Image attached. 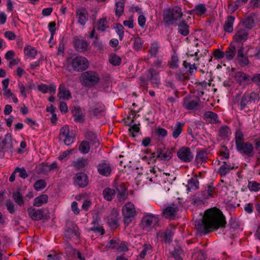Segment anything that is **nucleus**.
<instances>
[{"label": "nucleus", "mask_w": 260, "mask_h": 260, "mask_svg": "<svg viewBox=\"0 0 260 260\" xmlns=\"http://www.w3.org/2000/svg\"><path fill=\"white\" fill-rule=\"evenodd\" d=\"M226 223L225 217L222 212L219 209L214 207L207 210L201 220L196 222V225L199 230L206 234L225 228Z\"/></svg>", "instance_id": "nucleus-1"}, {"label": "nucleus", "mask_w": 260, "mask_h": 260, "mask_svg": "<svg viewBox=\"0 0 260 260\" xmlns=\"http://www.w3.org/2000/svg\"><path fill=\"white\" fill-rule=\"evenodd\" d=\"M89 62L86 58L82 56L70 57L66 60L64 68L69 72H82L89 67Z\"/></svg>", "instance_id": "nucleus-2"}, {"label": "nucleus", "mask_w": 260, "mask_h": 260, "mask_svg": "<svg viewBox=\"0 0 260 260\" xmlns=\"http://www.w3.org/2000/svg\"><path fill=\"white\" fill-rule=\"evenodd\" d=\"M159 74V72L153 68L148 69L147 73L140 78L141 85L147 88V82L149 81L153 87H158L160 84Z\"/></svg>", "instance_id": "nucleus-3"}, {"label": "nucleus", "mask_w": 260, "mask_h": 260, "mask_svg": "<svg viewBox=\"0 0 260 260\" xmlns=\"http://www.w3.org/2000/svg\"><path fill=\"white\" fill-rule=\"evenodd\" d=\"M183 16L181 9L180 7H175L172 9H168L164 10L163 19L165 25L169 26L175 24V23L179 20Z\"/></svg>", "instance_id": "nucleus-4"}, {"label": "nucleus", "mask_w": 260, "mask_h": 260, "mask_svg": "<svg viewBox=\"0 0 260 260\" xmlns=\"http://www.w3.org/2000/svg\"><path fill=\"white\" fill-rule=\"evenodd\" d=\"M259 99V94L254 92H245L242 96L240 94H237L234 100V104H238L240 107V110H243L246 107L254 103L255 100Z\"/></svg>", "instance_id": "nucleus-5"}, {"label": "nucleus", "mask_w": 260, "mask_h": 260, "mask_svg": "<svg viewBox=\"0 0 260 260\" xmlns=\"http://www.w3.org/2000/svg\"><path fill=\"white\" fill-rule=\"evenodd\" d=\"M79 79L83 86L91 87L99 83L100 78L97 72L93 71H88L83 72Z\"/></svg>", "instance_id": "nucleus-6"}, {"label": "nucleus", "mask_w": 260, "mask_h": 260, "mask_svg": "<svg viewBox=\"0 0 260 260\" xmlns=\"http://www.w3.org/2000/svg\"><path fill=\"white\" fill-rule=\"evenodd\" d=\"M201 104V100L198 96L187 95L183 100V107L188 110H197Z\"/></svg>", "instance_id": "nucleus-7"}, {"label": "nucleus", "mask_w": 260, "mask_h": 260, "mask_svg": "<svg viewBox=\"0 0 260 260\" xmlns=\"http://www.w3.org/2000/svg\"><path fill=\"white\" fill-rule=\"evenodd\" d=\"M239 151L245 158H250L254 156V147L252 144L247 142L238 144L236 146Z\"/></svg>", "instance_id": "nucleus-8"}, {"label": "nucleus", "mask_w": 260, "mask_h": 260, "mask_svg": "<svg viewBox=\"0 0 260 260\" xmlns=\"http://www.w3.org/2000/svg\"><path fill=\"white\" fill-rule=\"evenodd\" d=\"M124 216V223L127 226L133 220L136 215V211L134 205L128 203L126 204L122 209Z\"/></svg>", "instance_id": "nucleus-9"}, {"label": "nucleus", "mask_w": 260, "mask_h": 260, "mask_svg": "<svg viewBox=\"0 0 260 260\" xmlns=\"http://www.w3.org/2000/svg\"><path fill=\"white\" fill-rule=\"evenodd\" d=\"M66 238L70 240L80 238L79 230L77 225L74 223H70L67 225L64 232Z\"/></svg>", "instance_id": "nucleus-10"}, {"label": "nucleus", "mask_w": 260, "mask_h": 260, "mask_svg": "<svg viewBox=\"0 0 260 260\" xmlns=\"http://www.w3.org/2000/svg\"><path fill=\"white\" fill-rule=\"evenodd\" d=\"M159 221L158 216L152 214H148L143 218L142 222L144 228H154L158 226Z\"/></svg>", "instance_id": "nucleus-11"}, {"label": "nucleus", "mask_w": 260, "mask_h": 260, "mask_svg": "<svg viewBox=\"0 0 260 260\" xmlns=\"http://www.w3.org/2000/svg\"><path fill=\"white\" fill-rule=\"evenodd\" d=\"M236 33L233 37L236 43L244 42L247 39L248 32L242 25H238L236 29Z\"/></svg>", "instance_id": "nucleus-12"}, {"label": "nucleus", "mask_w": 260, "mask_h": 260, "mask_svg": "<svg viewBox=\"0 0 260 260\" xmlns=\"http://www.w3.org/2000/svg\"><path fill=\"white\" fill-rule=\"evenodd\" d=\"M178 157L183 162H188L192 160L193 155L190 149L187 147H182L177 152Z\"/></svg>", "instance_id": "nucleus-13"}, {"label": "nucleus", "mask_w": 260, "mask_h": 260, "mask_svg": "<svg viewBox=\"0 0 260 260\" xmlns=\"http://www.w3.org/2000/svg\"><path fill=\"white\" fill-rule=\"evenodd\" d=\"M74 184L80 187H84L88 184V178L84 172H80L73 177Z\"/></svg>", "instance_id": "nucleus-14"}, {"label": "nucleus", "mask_w": 260, "mask_h": 260, "mask_svg": "<svg viewBox=\"0 0 260 260\" xmlns=\"http://www.w3.org/2000/svg\"><path fill=\"white\" fill-rule=\"evenodd\" d=\"M173 156L171 150L162 146L159 147L156 149V158L162 160H169Z\"/></svg>", "instance_id": "nucleus-15"}, {"label": "nucleus", "mask_w": 260, "mask_h": 260, "mask_svg": "<svg viewBox=\"0 0 260 260\" xmlns=\"http://www.w3.org/2000/svg\"><path fill=\"white\" fill-rule=\"evenodd\" d=\"M1 147L4 149L5 151L11 153L14 151L11 134L8 133L5 135L4 139L2 141Z\"/></svg>", "instance_id": "nucleus-16"}, {"label": "nucleus", "mask_w": 260, "mask_h": 260, "mask_svg": "<svg viewBox=\"0 0 260 260\" xmlns=\"http://www.w3.org/2000/svg\"><path fill=\"white\" fill-rule=\"evenodd\" d=\"M116 191L117 192V198L119 201L125 200L127 197V188L123 183H116L115 185Z\"/></svg>", "instance_id": "nucleus-17"}, {"label": "nucleus", "mask_w": 260, "mask_h": 260, "mask_svg": "<svg viewBox=\"0 0 260 260\" xmlns=\"http://www.w3.org/2000/svg\"><path fill=\"white\" fill-rule=\"evenodd\" d=\"M100 218L98 214H95L93 216L91 224L92 226L89 229V231H92L94 233H99L101 235L105 234L104 229L100 225Z\"/></svg>", "instance_id": "nucleus-18"}, {"label": "nucleus", "mask_w": 260, "mask_h": 260, "mask_svg": "<svg viewBox=\"0 0 260 260\" xmlns=\"http://www.w3.org/2000/svg\"><path fill=\"white\" fill-rule=\"evenodd\" d=\"M76 16L78 19L77 22L84 26L88 20V13L86 9L82 8L78 9L76 11Z\"/></svg>", "instance_id": "nucleus-19"}, {"label": "nucleus", "mask_w": 260, "mask_h": 260, "mask_svg": "<svg viewBox=\"0 0 260 260\" xmlns=\"http://www.w3.org/2000/svg\"><path fill=\"white\" fill-rule=\"evenodd\" d=\"M235 79L240 85L250 84L251 77L243 72H237L235 74Z\"/></svg>", "instance_id": "nucleus-20"}, {"label": "nucleus", "mask_w": 260, "mask_h": 260, "mask_svg": "<svg viewBox=\"0 0 260 260\" xmlns=\"http://www.w3.org/2000/svg\"><path fill=\"white\" fill-rule=\"evenodd\" d=\"M29 216L35 221L40 220L44 218V210L42 209H36L32 207L27 209Z\"/></svg>", "instance_id": "nucleus-21"}, {"label": "nucleus", "mask_w": 260, "mask_h": 260, "mask_svg": "<svg viewBox=\"0 0 260 260\" xmlns=\"http://www.w3.org/2000/svg\"><path fill=\"white\" fill-rule=\"evenodd\" d=\"M98 171L99 174L101 175L108 177L111 173V168L110 165L107 163L105 160H104L102 163L98 165L97 166Z\"/></svg>", "instance_id": "nucleus-22"}, {"label": "nucleus", "mask_w": 260, "mask_h": 260, "mask_svg": "<svg viewBox=\"0 0 260 260\" xmlns=\"http://www.w3.org/2000/svg\"><path fill=\"white\" fill-rule=\"evenodd\" d=\"M74 45L76 51L80 52H84L87 50L89 44L85 40L75 39Z\"/></svg>", "instance_id": "nucleus-23"}, {"label": "nucleus", "mask_w": 260, "mask_h": 260, "mask_svg": "<svg viewBox=\"0 0 260 260\" xmlns=\"http://www.w3.org/2000/svg\"><path fill=\"white\" fill-rule=\"evenodd\" d=\"M237 168V166L235 167L234 165L232 166L226 162L223 161V164L218 169L217 173L220 174L221 177H224L232 170L236 169Z\"/></svg>", "instance_id": "nucleus-24"}, {"label": "nucleus", "mask_w": 260, "mask_h": 260, "mask_svg": "<svg viewBox=\"0 0 260 260\" xmlns=\"http://www.w3.org/2000/svg\"><path fill=\"white\" fill-rule=\"evenodd\" d=\"M72 113L76 122L83 123L84 122L85 116L79 106L75 107L72 110Z\"/></svg>", "instance_id": "nucleus-25"}, {"label": "nucleus", "mask_w": 260, "mask_h": 260, "mask_svg": "<svg viewBox=\"0 0 260 260\" xmlns=\"http://www.w3.org/2000/svg\"><path fill=\"white\" fill-rule=\"evenodd\" d=\"M178 211V208L177 207L169 206L162 210V215L166 218H172L175 216Z\"/></svg>", "instance_id": "nucleus-26"}, {"label": "nucleus", "mask_w": 260, "mask_h": 260, "mask_svg": "<svg viewBox=\"0 0 260 260\" xmlns=\"http://www.w3.org/2000/svg\"><path fill=\"white\" fill-rule=\"evenodd\" d=\"M85 138L88 140L90 144L94 147H97L100 145V141L95 133L91 131H87L85 134Z\"/></svg>", "instance_id": "nucleus-27"}, {"label": "nucleus", "mask_w": 260, "mask_h": 260, "mask_svg": "<svg viewBox=\"0 0 260 260\" xmlns=\"http://www.w3.org/2000/svg\"><path fill=\"white\" fill-rule=\"evenodd\" d=\"M208 153L206 149H201L198 151L196 156L197 164L206 162L208 158Z\"/></svg>", "instance_id": "nucleus-28"}, {"label": "nucleus", "mask_w": 260, "mask_h": 260, "mask_svg": "<svg viewBox=\"0 0 260 260\" xmlns=\"http://www.w3.org/2000/svg\"><path fill=\"white\" fill-rule=\"evenodd\" d=\"M185 123L177 121L172 128V137L174 139H177L183 132V128Z\"/></svg>", "instance_id": "nucleus-29"}, {"label": "nucleus", "mask_w": 260, "mask_h": 260, "mask_svg": "<svg viewBox=\"0 0 260 260\" xmlns=\"http://www.w3.org/2000/svg\"><path fill=\"white\" fill-rule=\"evenodd\" d=\"M91 111L95 116H103L106 113L105 106L102 103H97L92 108Z\"/></svg>", "instance_id": "nucleus-30"}, {"label": "nucleus", "mask_w": 260, "mask_h": 260, "mask_svg": "<svg viewBox=\"0 0 260 260\" xmlns=\"http://www.w3.org/2000/svg\"><path fill=\"white\" fill-rule=\"evenodd\" d=\"M176 25L178 26V32L181 35L186 36L189 34V25L187 24L185 20H182L179 24H175V26Z\"/></svg>", "instance_id": "nucleus-31"}, {"label": "nucleus", "mask_w": 260, "mask_h": 260, "mask_svg": "<svg viewBox=\"0 0 260 260\" xmlns=\"http://www.w3.org/2000/svg\"><path fill=\"white\" fill-rule=\"evenodd\" d=\"M187 190L190 191L191 190H196L199 188V182L196 175L191 177L188 181V184L186 186Z\"/></svg>", "instance_id": "nucleus-32"}, {"label": "nucleus", "mask_w": 260, "mask_h": 260, "mask_svg": "<svg viewBox=\"0 0 260 260\" xmlns=\"http://www.w3.org/2000/svg\"><path fill=\"white\" fill-rule=\"evenodd\" d=\"M236 47H237L234 45L232 43H231L230 47L227 48V50L225 52H224V56H225L227 60H231L234 58L237 51L236 48Z\"/></svg>", "instance_id": "nucleus-33"}, {"label": "nucleus", "mask_w": 260, "mask_h": 260, "mask_svg": "<svg viewBox=\"0 0 260 260\" xmlns=\"http://www.w3.org/2000/svg\"><path fill=\"white\" fill-rule=\"evenodd\" d=\"M116 191L109 187L105 188L103 191L104 198L108 201H112L115 197Z\"/></svg>", "instance_id": "nucleus-34"}, {"label": "nucleus", "mask_w": 260, "mask_h": 260, "mask_svg": "<svg viewBox=\"0 0 260 260\" xmlns=\"http://www.w3.org/2000/svg\"><path fill=\"white\" fill-rule=\"evenodd\" d=\"M48 197L47 194H42L35 198L33 205L34 206L40 207L48 202Z\"/></svg>", "instance_id": "nucleus-35"}, {"label": "nucleus", "mask_w": 260, "mask_h": 260, "mask_svg": "<svg viewBox=\"0 0 260 260\" xmlns=\"http://www.w3.org/2000/svg\"><path fill=\"white\" fill-rule=\"evenodd\" d=\"M235 17L233 16H228L224 25V29L228 32H232L233 30V23L235 20Z\"/></svg>", "instance_id": "nucleus-36"}, {"label": "nucleus", "mask_w": 260, "mask_h": 260, "mask_svg": "<svg viewBox=\"0 0 260 260\" xmlns=\"http://www.w3.org/2000/svg\"><path fill=\"white\" fill-rule=\"evenodd\" d=\"M205 118L210 119L209 121L211 123H219L220 121L218 120V115L212 111H207L204 114Z\"/></svg>", "instance_id": "nucleus-37"}, {"label": "nucleus", "mask_w": 260, "mask_h": 260, "mask_svg": "<svg viewBox=\"0 0 260 260\" xmlns=\"http://www.w3.org/2000/svg\"><path fill=\"white\" fill-rule=\"evenodd\" d=\"M230 134V129L229 126L225 125H222L218 131V135L222 139H227Z\"/></svg>", "instance_id": "nucleus-38"}, {"label": "nucleus", "mask_w": 260, "mask_h": 260, "mask_svg": "<svg viewBox=\"0 0 260 260\" xmlns=\"http://www.w3.org/2000/svg\"><path fill=\"white\" fill-rule=\"evenodd\" d=\"M202 191L204 193V195L208 199L213 197V194L215 193V188L212 184H210L208 185L205 190H202Z\"/></svg>", "instance_id": "nucleus-39"}, {"label": "nucleus", "mask_w": 260, "mask_h": 260, "mask_svg": "<svg viewBox=\"0 0 260 260\" xmlns=\"http://www.w3.org/2000/svg\"><path fill=\"white\" fill-rule=\"evenodd\" d=\"M118 214L116 212H112L108 218V223L111 226L116 227L117 225L119 218Z\"/></svg>", "instance_id": "nucleus-40"}, {"label": "nucleus", "mask_w": 260, "mask_h": 260, "mask_svg": "<svg viewBox=\"0 0 260 260\" xmlns=\"http://www.w3.org/2000/svg\"><path fill=\"white\" fill-rule=\"evenodd\" d=\"M242 23V24L239 25H242L245 28L251 29L254 26V20L252 16H248L243 20Z\"/></svg>", "instance_id": "nucleus-41"}, {"label": "nucleus", "mask_w": 260, "mask_h": 260, "mask_svg": "<svg viewBox=\"0 0 260 260\" xmlns=\"http://www.w3.org/2000/svg\"><path fill=\"white\" fill-rule=\"evenodd\" d=\"M204 194V193L202 190L196 193L193 198L194 203L197 205H200L203 203V201L207 199L206 196Z\"/></svg>", "instance_id": "nucleus-42"}, {"label": "nucleus", "mask_w": 260, "mask_h": 260, "mask_svg": "<svg viewBox=\"0 0 260 260\" xmlns=\"http://www.w3.org/2000/svg\"><path fill=\"white\" fill-rule=\"evenodd\" d=\"M204 194V193L202 190L196 193L193 198L194 203L197 205H200L203 203V201L207 199L206 196Z\"/></svg>", "instance_id": "nucleus-43"}, {"label": "nucleus", "mask_w": 260, "mask_h": 260, "mask_svg": "<svg viewBox=\"0 0 260 260\" xmlns=\"http://www.w3.org/2000/svg\"><path fill=\"white\" fill-rule=\"evenodd\" d=\"M13 199L15 202L19 206H21L24 204V200L20 194V189H17L12 194Z\"/></svg>", "instance_id": "nucleus-44"}, {"label": "nucleus", "mask_w": 260, "mask_h": 260, "mask_svg": "<svg viewBox=\"0 0 260 260\" xmlns=\"http://www.w3.org/2000/svg\"><path fill=\"white\" fill-rule=\"evenodd\" d=\"M36 172L38 174H46L49 171L48 169V164L43 162L36 167Z\"/></svg>", "instance_id": "nucleus-45"}, {"label": "nucleus", "mask_w": 260, "mask_h": 260, "mask_svg": "<svg viewBox=\"0 0 260 260\" xmlns=\"http://www.w3.org/2000/svg\"><path fill=\"white\" fill-rule=\"evenodd\" d=\"M24 52L28 57L35 58L37 54V50L29 45L25 47Z\"/></svg>", "instance_id": "nucleus-46"}, {"label": "nucleus", "mask_w": 260, "mask_h": 260, "mask_svg": "<svg viewBox=\"0 0 260 260\" xmlns=\"http://www.w3.org/2000/svg\"><path fill=\"white\" fill-rule=\"evenodd\" d=\"M115 15L118 16V17H120L122 15L124 9V4L123 2H118L115 3Z\"/></svg>", "instance_id": "nucleus-47"}, {"label": "nucleus", "mask_w": 260, "mask_h": 260, "mask_svg": "<svg viewBox=\"0 0 260 260\" xmlns=\"http://www.w3.org/2000/svg\"><path fill=\"white\" fill-rule=\"evenodd\" d=\"M109 61L114 66H118L121 62V58L116 54H111L109 56Z\"/></svg>", "instance_id": "nucleus-48"}, {"label": "nucleus", "mask_w": 260, "mask_h": 260, "mask_svg": "<svg viewBox=\"0 0 260 260\" xmlns=\"http://www.w3.org/2000/svg\"><path fill=\"white\" fill-rule=\"evenodd\" d=\"M58 96L60 98H62L67 100L71 98V94L69 90H67L64 87H59Z\"/></svg>", "instance_id": "nucleus-49"}, {"label": "nucleus", "mask_w": 260, "mask_h": 260, "mask_svg": "<svg viewBox=\"0 0 260 260\" xmlns=\"http://www.w3.org/2000/svg\"><path fill=\"white\" fill-rule=\"evenodd\" d=\"M79 150L83 154H87L90 150V144L88 141H83L79 146Z\"/></svg>", "instance_id": "nucleus-50"}, {"label": "nucleus", "mask_w": 260, "mask_h": 260, "mask_svg": "<svg viewBox=\"0 0 260 260\" xmlns=\"http://www.w3.org/2000/svg\"><path fill=\"white\" fill-rule=\"evenodd\" d=\"M174 235L172 231L169 229H167L163 234L162 237L165 242L170 243L173 241V236Z\"/></svg>", "instance_id": "nucleus-51"}, {"label": "nucleus", "mask_w": 260, "mask_h": 260, "mask_svg": "<svg viewBox=\"0 0 260 260\" xmlns=\"http://www.w3.org/2000/svg\"><path fill=\"white\" fill-rule=\"evenodd\" d=\"M178 62V57L176 54H174L172 56L171 60L169 61L168 64L170 66V68L172 69H177L179 67Z\"/></svg>", "instance_id": "nucleus-52"}, {"label": "nucleus", "mask_w": 260, "mask_h": 260, "mask_svg": "<svg viewBox=\"0 0 260 260\" xmlns=\"http://www.w3.org/2000/svg\"><path fill=\"white\" fill-rule=\"evenodd\" d=\"M158 44L157 42H155L153 43L148 51L150 57H155L158 52Z\"/></svg>", "instance_id": "nucleus-53"}, {"label": "nucleus", "mask_w": 260, "mask_h": 260, "mask_svg": "<svg viewBox=\"0 0 260 260\" xmlns=\"http://www.w3.org/2000/svg\"><path fill=\"white\" fill-rule=\"evenodd\" d=\"M192 11L194 12L196 14L201 15L206 13L207 8L205 4H201L196 5Z\"/></svg>", "instance_id": "nucleus-54"}, {"label": "nucleus", "mask_w": 260, "mask_h": 260, "mask_svg": "<svg viewBox=\"0 0 260 260\" xmlns=\"http://www.w3.org/2000/svg\"><path fill=\"white\" fill-rule=\"evenodd\" d=\"M66 254L70 257L74 256L76 254V250L71 245L67 243L64 247Z\"/></svg>", "instance_id": "nucleus-55"}, {"label": "nucleus", "mask_w": 260, "mask_h": 260, "mask_svg": "<svg viewBox=\"0 0 260 260\" xmlns=\"http://www.w3.org/2000/svg\"><path fill=\"white\" fill-rule=\"evenodd\" d=\"M183 65L184 68L186 69V72H189L190 74L193 73L194 71H196L197 70V67L194 63L191 64L190 63L187 62L186 61H184Z\"/></svg>", "instance_id": "nucleus-56"}, {"label": "nucleus", "mask_w": 260, "mask_h": 260, "mask_svg": "<svg viewBox=\"0 0 260 260\" xmlns=\"http://www.w3.org/2000/svg\"><path fill=\"white\" fill-rule=\"evenodd\" d=\"M74 167L77 169H80L83 168L84 166L87 165L88 160L87 159L81 158L74 161Z\"/></svg>", "instance_id": "nucleus-57"}, {"label": "nucleus", "mask_w": 260, "mask_h": 260, "mask_svg": "<svg viewBox=\"0 0 260 260\" xmlns=\"http://www.w3.org/2000/svg\"><path fill=\"white\" fill-rule=\"evenodd\" d=\"M47 185V183L45 180L39 179L34 184V187L35 190L37 191L41 190L43 188H45Z\"/></svg>", "instance_id": "nucleus-58"}, {"label": "nucleus", "mask_w": 260, "mask_h": 260, "mask_svg": "<svg viewBox=\"0 0 260 260\" xmlns=\"http://www.w3.org/2000/svg\"><path fill=\"white\" fill-rule=\"evenodd\" d=\"M134 119H132L131 123L128 124L129 132L132 134L133 137H135L134 133H138L140 131V127L138 125L134 124Z\"/></svg>", "instance_id": "nucleus-59"}, {"label": "nucleus", "mask_w": 260, "mask_h": 260, "mask_svg": "<svg viewBox=\"0 0 260 260\" xmlns=\"http://www.w3.org/2000/svg\"><path fill=\"white\" fill-rule=\"evenodd\" d=\"M248 187L250 191H258L260 190V183L256 181H249Z\"/></svg>", "instance_id": "nucleus-60"}, {"label": "nucleus", "mask_w": 260, "mask_h": 260, "mask_svg": "<svg viewBox=\"0 0 260 260\" xmlns=\"http://www.w3.org/2000/svg\"><path fill=\"white\" fill-rule=\"evenodd\" d=\"M241 5L240 4V1L236 0L233 2L230 3L228 5V10L231 13H233Z\"/></svg>", "instance_id": "nucleus-61"}, {"label": "nucleus", "mask_w": 260, "mask_h": 260, "mask_svg": "<svg viewBox=\"0 0 260 260\" xmlns=\"http://www.w3.org/2000/svg\"><path fill=\"white\" fill-rule=\"evenodd\" d=\"M19 173V177L23 179H26L28 177V174L24 167H16L14 170V173Z\"/></svg>", "instance_id": "nucleus-62"}, {"label": "nucleus", "mask_w": 260, "mask_h": 260, "mask_svg": "<svg viewBox=\"0 0 260 260\" xmlns=\"http://www.w3.org/2000/svg\"><path fill=\"white\" fill-rule=\"evenodd\" d=\"M244 135L242 131L238 130L236 133L235 135V143L236 146H237L238 144H241L244 143Z\"/></svg>", "instance_id": "nucleus-63"}, {"label": "nucleus", "mask_w": 260, "mask_h": 260, "mask_svg": "<svg viewBox=\"0 0 260 260\" xmlns=\"http://www.w3.org/2000/svg\"><path fill=\"white\" fill-rule=\"evenodd\" d=\"M143 46V42L142 41L141 39L139 37H137L135 39L134 44H133V48L136 50H140Z\"/></svg>", "instance_id": "nucleus-64"}]
</instances>
